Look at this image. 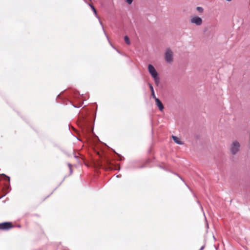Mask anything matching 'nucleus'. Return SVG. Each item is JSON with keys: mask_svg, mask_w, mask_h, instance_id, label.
Returning <instances> with one entry per match:
<instances>
[{"mask_svg": "<svg viewBox=\"0 0 250 250\" xmlns=\"http://www.w3.org/2000/svg\"><path fill=\"white\" fill-rule=\"evenodd\" d=\"M240 143L237 141H234L231 145V147H230L231 153L233 155L235 154L236 153H237L239 151V150L240 149Z\"/></svg>", "mask_w": 250, "mask_h": 250, "instance_id": "obj_2", "label": "nucleus"}, {"mask_svg": "<svg viewBox=\"0 0 250 250\" xmlns=\"http://www.w3.org/2000/svg\"><path fill=\"white\" fill-rule=\"evenodd\" d=\"M68 167H69L70 173H71L72 172V168H71V165L70 164H68Z\"/></svg>", "mask_w": 250, "mask_h": 250, "instance_id": "obj_14", "label": "nucleus"}, {"mask_svg": "<svg viewBox=\"0 0 250 250\" xmlns=\"http://www.w3.org/2000/svg\"><path fill=\"white\" fill-rule=\"evenodd\" d=\"M117 177H120V176L118 175V176H117Z\"/></svg>", "mask_w": 250, "mask_h": 250, "instance_id": "obj_18", "label": "nucleus"}, {"mask_svg": "<svg viewBox=\"0 0 250 250\" xmlns=\"http://www.w3.org/2000/svg\"><path fill=\"white\" fill-rule=\"evenodd\" d=\"M190 21L191 23L195 24L198 26L201 25L203 22L202 19L197 16L191 17Z\"/></svg>", "mask_w": 250, "mask_h": 250, "instance_id": "obj_4", "label": "nucleus"}, {"mask_svg": "<svg viewBox=\"0 0 250 250\" xmlns=\"http://www.w3.org/2000/svg\"><path fill=\"white\" fill-rule=\"evenodd\" d=\"M99 21H100V24L102 26V27L103 28V25L102 24V22L100 20H99Z\"/></svg>", "mask_w": 250, "mask_h": 250, "instance_id": "obj_15", "label": "nucleus"}, {"mask_svg": "<svg viewBox=\"0 0 250 250\" xmlns=\"http://www.w3.org/2000/svg\"><path fill=\"white\" fill-rule=\"evenodd\" d=\"M156 103V105L158 107L159 109L162 111L164 108V105L161 101L157 98L154 99Z\"/></svg>", "mask_w": 250, "mask_h": 250, "instance_id": "obj_6", "label": "nucleus"}, {"mask_svg": "<svg viewBox=\"0 0 250 250\" xmlns=\"http://www.w3.org/2000/svg\"><path fill=\"white\" fill-rule=\"evenodd\" d=\"M133 0H126V2L128 4H131Z\"/></svg>", "mask_w": 250, "mask_h": 250, "instance_id": "obj_13", "label": "nucleus"}, {"mask_svg": "<svg viewBox=\"0 0 250 250\" xmlns=\"http://www.w3.org/2000/svg\"><path fill=\"white\" fill-rule=\"evenodd\" d=\"M165 57L166 61L167 62L170 63L173 61V52L169 48H167L166 50Z\"/></svg>", "mask_w": 250, "mask_h": 250, "instance_id": "obj_3", "label": "nucleus"}, {"mask_svg": "<svg viewBox=\"0 0 250 250\" xmlns=\"http://www.w3.org/2000/svg\"><path fill=\"white\" fill-rule=\"evenodd\" d=\"M227 1H231L232 0H226Z\"/></svg>", "mask_w": 250, "mask_h": 250, "instance_id": "obj_16", "label": "nucleus"}, {"mask_svg": "<svg viewBox=\"0 0 250 250\" xmlns=\"http://www.w3.org/2000/svg\"><path fill=\"white\" fill-rule=\"evenodd\" d=\"M172 139L177 144L181 145L182 144V142L180 141V139L176 136H172Z\"/></svg>", "mask_w": 250, "mask_h": 250, "instance_id": "obj_7", "label": "nucleus"}, {"mask_svg": "<svg viewBox=\"0 0 250 250\" xmlns=\"http://www.w3.org/2000/svg\"><path fill=\"white\" fill-rule=\"evenodd\" d=\"M105 35H106V38H108V36L106 35V33H105Z\"/></svg>", "mask_w": 250, "mask_h": 250, "instance_id": "obj_17", "label": "nucleus"}, {"mask_svg": "<svg viewBox=\"0 0 250 250\" xmlns=\"http://www.w3.org/2000/svg\"><path fill=\"white\" fill-rule=\"evenodd\" d=\"M89 6L91 7V8L92 9V11H93L95 16L99 20V17H98V16L97 15V11H96V9L95 8V7L93 6V5L91 4H90L89 3L88 4Z\"/></svg>", "mask_w": 250, "mask_h": 250, "instance_id": "obj_8", "label": "nucleus"}, {"mask_svg": "<svg viewBox=\"0 0 250 250\" xmlns=\"http://www.w3.org/2000/svg\"><path fill=\"white\" fill-rule=\"evenodd\" d=\"M13 225L10 222H3L0 223V229L8 230L13 228Z\"/></svg>", "mask_w": 250, "mask_h": 250, "instance_id": "obj_5", "label": "nucleus"}, {"mask_svg": "<svg viewBox=\"0 0 250 250\" xmlns=\"http://www.w3.org/2000/svg\"><path fill=\"white\" fill-rule=\"evenodd\" d=\"M148 70L149 74L153 78L156 84L158 85L159 83L160 79L156 69L152 65L149 64L148 65Z\"/></svg>", "mask_w": 250, "mask_h": 250, "instance_id": "obj_1", "label": "nucleus"}, {"mask_svg": "<svg viewBox=\"0 0 250 250\" xmlns=\"http://www.w3.org/2000/svg\"><path fill=\"white\" fill-rule=\"evenodd\" d=\"M196 9L200 13H202L204 11L203 8L201 7H197L196 8Z\"/></svg>", "mask_w": 250, "mask_h": 250, "instance_id": "obj_11", "label": "nucleus"}, {"mask_svg": "<svg viewBox=\"0 0 250 250\" xmlns=\"http://www.w3.org/2000/svg\"><path fill=\"white\" fill-rule=\"evenodd\" d=\"M2 176H4L5 177V180H7L8 182L10 181V177L5 175V174H2Z\"/></svg>", "mask_w": 250, "mask_h": 250, "instance_id": "obj_12", "label": "nucleus"}, {"mask_svg": "<svg viewBox=\"0 0 250 250\" xmlns=\"http://www.w3.org/2000/svg\"><path fill=\"white\" fill-rule=\"evenodd\" d=\"M149 86L151 92V96L153 97V98L155 99V98H157L155 95L153 87L152 84H149Z\"/></svg>", "mask_w": 250, "mask_h": 250, "instance_id": "obj_9", "label": "nucleus"}, {"mask_svg": "<svg viewBox=\"0 0 250 250\" xmlns=\"http://www.w3.org/2000/svg\"><path fill=\"white\" fill-rule=\"evenodd\" d=\"M124 40H125V43L129 45L130 44V41H129V38L128 37V36H125Z\"/></svg>", "mask_w": 250, "mask_h": 250, "instance_id": "obj_10", "label": "nucleus"}]
</instances>
